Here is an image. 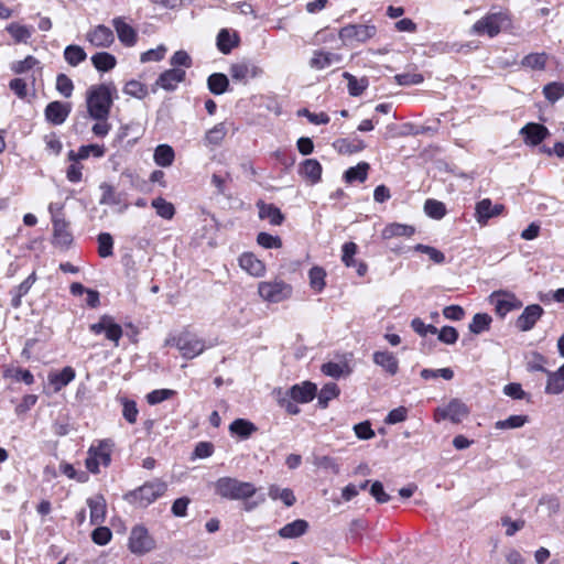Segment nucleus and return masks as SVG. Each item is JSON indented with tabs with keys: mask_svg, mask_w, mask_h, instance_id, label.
Wrapping results in <instances>:
<instances>
[{
	"mask_svg": "<svg viewBox=\"0 0 564 564\" xmlns=\"http://www.w3.org/2000/svg\"><path fill=\"white\" fill-rule=\"evenodd\" d=\"M117 88L112 83L91 86L87 91V110L93 119H108Z\"/></svg>",
	"mask_w": 564,
	"mask_h": 564,
	"instance_id": "f257e3e1",
	"label": "nucleus"
},
{
	"mask_svg": "<svg viewBox=\"0 0 564 564\" xmlns=\"http://www.w3.org/2000/svg\"><path fill=\"white\" fill-rule=\"evenodd\" d=\"M216 495L229 500L248 499L257 489L253 484L232 477H220L214 484Z\"/></svg>",
	"mask_w": 564,
	"mask_h": 564,
	"instance_id": "f03ea898",
	"label": "nucleus"
},
{
	"mask_svg": "<svg viewBox=\"0 0 564 564\" xmlns=\"http://www.w3.org/2000/svg\"><path fill=\"white\" fill-rule=\"evenodd\" d=\"M167 489L166 482L154 479L124 495V499L137 507L145 508L162 497Z\"/></svg>",
	"mask_w": 564,
	"mask_h": 564,
	"instance_id": "7ed1b4c3",
	"label": "nucleus"
},
{
	"mask_svg": "<svg viewBox=\"0 0 564 564\" xmlns=\"http://www.w3.org/2000/svg\"><path fill=\"white\" fill-rule=\"evenodd\" d=\"M510 25L511 18L507 11L490 12L474 23L471 32L495 37Z\"/></svg>",
	"mask_w": 564,
	"mask_h": 564,
	"instance_id": "20e7f679",
	"label": "nucleus"
},
{
	"mask_svg": "<svg viewBox=\"0 0 564 564\" xmlns=\"http://www.w3.org/2000/svg\"><path fill=\"white\" fill-rule=\"evenodd\" d=\"M113 445L110 440H102L97 445H91L85 462L86 468L93 474H98L101 466L108 467L111 463Z\"/></svg>",
	"mask_w": 564,
	"mask_h": 564,
	"instance_id": "39448f33",
	"label": "nucleus"
},
{
	"mask_svg": "<svg viewBox=\"0 0 564 564\" xmlns=\"http://www.w3.org/2000/svg\"><path fill=\"white\" fill-rule=\"evenodd\" d=\"M292 286L280 279L261 281L258 284L259 296L268 303H280L291 297Z\"/></svg>",
	"mask_w": 564,
	"mask_h": 564,
	"instance_id": "423d86ee",
	"label": "nucleus"
},
{
	"mask_svg": "<svg viewBox=\"0 0 564 564\" xmlns=\"http://www.w3.org/2000/svg\"><path fill=\"white\" fill-rule=\"evenodd\" d=\"M165 344L175 346L186 359H193L206 349L203 339L187 332L166 339Z\"/></svg>",
	"mask_w": 564,
	"mask_h": 564,
	"instance_id": "0eeeda50",
	"label": "nucleus"
},
{
	"mask_svg": "<svg viewBox=\"0 0 564 564\" xmlns=\"http://www.w3.org/2000/svg\"><path fill=\"white\" fill-rule=\"evenodd\" d=\"M128 546L133 554L142 555L153 551L156 543L148 529L139 524L132 528Z\"/></svg>",
	"mask_w": 564,
	"mask_h": 564,
	"instance_id": "6e6552de",
	"label": "nucleus"
},
{
	"mask_svg": "<svg viewBox=\"0 0 564 564\" xmlns=\"http://www.w3.org/2000/svg\"><path fill=\"white\" fill-rule=\"evenodd\" d=\"M89 330L95 335L105 334V337L110 340L115 347L119 346V340L123 335L122 327L117 324L112 316L102 315L97 323L89 325Z\"/></svg>",
	"mask_w": 564,
	"mask_h": 564,
	"instance_id": "1a4fd4ad",
	"label": "nucleus"
},
{
	"mask_svg": "<svg viewBox=\"0 0 564 564\" xmlns=\"http://www.w3.org/2000/svg\"><path fill=\"white\" fill-rule=\"evenodd\" d=\"M469 414L468 406L458 399H453L445 406H438L434 411V420L441 422L449 420L453 423L462 422Z\"/></svg>",
	"mask_w": 564,
	"mask_h": 564,
	"instance_id": "9d476101",
	"label": "nucleus"
},
{
	"mask_svg": "<svg viewBox=\"0 0 564 564\" xmlns=\"http://www.w3.org/2000/svg\"><path fill=\"white\" fill-rule=\"evenodd\" d=\"M490 303L495 305L496 313L505 317L509 312L522 306V302L513 293L506 291L492 292L489 296Z\"/></svg>",
	"mask_w": 564,
	"mask_h": 564,
	"instance_id": "9b49d317",
	"label": "nucleus"
},
{
	"mask_svg": "<svg viewBox=\"0 0 564 564\" xmlns=\"http://www.w3.org/2000/svg\"><path fill=\"white\" fill-rule=\"evenodd\" d=\"M377 33L373 24H349L340 29L339 37L344 41L366 42Z\"/></svg>",
	"mask_w": 564,
	"mask_h": 564,
	"instance_id": "f8f14e48",
	"label": "nucleus"
},
{
	"mask_svg": "<svg viewBox=\"0 0 564 564\" xmlns=\"http://www.w3.org/2000/svg\"><path fill=\"white\" fill-rule=\"evenodd\" d=\"M503 212L505 205L492 204L490 198H484L475 206V219L480 226H486L489 219L500 216Z\"/></svg>",
	"mask_w": 564,
	"mask_h": 564,
	"instance_id": "ddd939ff",
	"label": "nucleus"
},
{
	"mask_svg": "<svg viewBox=\"0 0 564 564\" xmlns=\"http://www.w3.org/2000/svg\"><path fill=\"white\" fill-rule=\"evenodd\" d=\"M86 40L95 47L107 48L115 42V35L110 28L99 24L87 32Z\"/></svg>",
	"mask_w": 564,
	"mask_h": 564,
	"instance_id": "4468645a",
	"label": "nucleus"
},
{
	"mask_svg": "<svg viewBox=\"0 0 564 564\" xmlns=\"http://www.w3.org/2000/svg\"><path fill=\"white\" fill-rule=\"evenodd\" d=\"M543 308L539 304L528 305L516 321V326L521 332L531 330L543 315Z\"/></svg>",
	"mask_w": 564,
	"mask_h": 564,
	"instance_id": "2eb2a0df",
	"label": "nucleus"
},
{
	"mask_svg": "<svg viewBox=\"0 0 564 564\" xmlns=\"http://www.w3.org/2000/svg\"><path fill=\"white\" fill-rule=\"evenodd\" d=\"M520 134L523 137V141L527 145L535 147L545 140L550 132L546 127L530 122L521 128Z\"/></svg>",
	"mask_w": 564,
	"mask_h": 564,
	"instance_id": "dca6fc26",
	"label": "nucleus"
},
{
	"mask_svg": "<svg viewBox=\"0 0 564 564\" xmlns=\"http://www.w3.org/2000/svg\"><path fill=\"white\" fill-rule=\"evenodd\" d=\"M112 26L115 28L121 44L127 47H132L137 44L138 33L133 26L126 22L124 18H115L112 20Z\"/></svg>",
	"mask_w": 564,
	"mask_h": 564,
	"instance_id": "f3484780",
	"label": "nucleus"
},
{
	"mask_svg": "<svg viewBox=\"0 0 564 564\" xmlns=\"http://www.w3.org/2000/svg\"><path fill=\"white\" fill-rule=\"evenodd\" d=\"M229 73L232 79L246 82L249 78L258 77L262 70L256 64L243 61L232 64L229 68Z\"/></svg>",
	"mask_w": 564,
	"mask_h": 564,
	"instance_id": "a211bd4d",
	"label": "nucleus"
},
{
	"mask_svg": "<svg viewBox=\"0 0 564 564\" xmlns=\"http://www.w3.org/2000/svg\"><path fill=\"white\" fill-rule=\"evenodd\" d=\"M53 223V245L66 248L68 247L73 241V236L70 231L68 230V224L56 216L53 215L52 218Z\"/></svg>",
	"mask_w": 564,
	"mask_h": 564,
	"instance_id": "6ab92c4d",
	"label": "nucleus"
},
{
	"mask_svg": "<svg viewBox=\"0 0 564 564\" xmlns=\"http://www.w3.org/2000/svg\"><path fill=\"white\" fill-rule=\"evenodd\" d=\"M70 112V106L62 101L50 102L44 111L45 119L55 126L62 124Z\"/></svg>",
	"mask_w": 564,
	"mask_h": 564,
	"instance_id": "aec40b11",
	"label": "nucleus"
},
{
	"mask_svg": "<svg viewBox=\"0 0 564 564\" xmlns=\"http://www.w3.org/2000/svg\"><path fill=\"white\" fill-rule=\"evenodd\" d=\"M317 388L310 381H304L301 384H294L289 390V397L300 403L311 402L316 395Z\"/></svg>",
	"mask_w": 564,
	"mask_h": 564,
	"instance_id": "412c9836",
	"label": "nucleus"
},
{
	"mask_svg": "<svg viewBox=\"0 0 564 564\" xmlns=\"http://www.w3.org/2000/svg\"><path fill=\"white\" fill-rule=\"evenodd\" d=\"M185 70L180 68H171L163 72L155 82V85L172 91L176 89L177 85L185 79Z\"/></svg>",
	"mask_w": 564,
	"mask_h": 564,
	"instance_id": "4be33fe9",
	"label": "nucleus"
},
{
	"mask_svg": "<svg viewBox=\"0 0 564 564\" xmlns=\"http://www.w3.org/2000/svg\"><path fill=\"white\" fill-rule=\"evenodd\" d=\"M373 362L381 367L388 375L394 376L399 371V360L390 351H376L372 356Z\"/></svg>",
	"mask_w": 564,
	"mask_h": 564,
	"instance_id": "5701e85b",
	"label": "nucleus"
},
{
	"mask_svg": "<svg viewBox=\"0 0 564 564\" xmlns=\"http://www.w3.org/2000/svg\"><path fill=\"white\" fill-rule=\"evenodd\" d=\"M340 61L341 56L339 54L319 50L314 52L310 61V66L314 69L322 70L334 64H338Z\"/></svg>",
	"mask_w": 564,
	"mask_h": 564,
	"instance_id": "b1692460",
	"label": "nucleus"
},
{
	"mask_svg": "<svg viewBox=\"0 0 564 564\" xmlns=\"http://www.w3.org/2000/svg\"><path fill=\"white\" fill-rule=\"evenodd\" d=\"M239 265L242 270L253 276H262L265 272L264 263L252 253H243L239 258Z\"/></svg>",
	"mask_w": 564,
	"mask_h": 564,
	"instance_id": "393cba45",
	"label": "nucleus"
},
{
	"mask_svg": "<svg viewBox=\"0 0 564 564\" xmlns=\"http://www.w3.org/2000/svg\"><path fill=\"white\" fill-rule=\"evenodd\" d=\"M105 153L106 149L104 145L87 144L79 147L77 152L70 150L68 152V160L72 162H78L80 160L88 159L90 155H93L94 158H102Z\"/></svg>",
	"mask_w": 564,
	"mask_h": 564,
	"instance_id": "a878e982",
	"label": "nucleus"
},
{
	"mask_svg": "<svg viewBox=\"0 0 564 564\" xmlns=\"http://www.w3.org/2000/svg\"><path fill=\"white\" fill-rule=\"evenodd\" d=\"M299 173L312 184H316L321 181L322 165L315 159H306L301 163Z\"/></svg>",
	"mask_w": 564,
	"mask_h": 564,
	"instance_id": "bb28decb",
	"label": "nucleus"
},
{
	"mask_svg": "<svg viewBox=\"0 0 564 564\" xmlns=\"http://www.w3.org/2000/svg\"><path fill=\"white\" fill-rule=\"evenodd\" d=\"M545 393L558 394L564 391V364L556 371H547Z\"/></svg>",
	"mask_w": 564,
	"mask_h": 564,
	"instance_id": "cd10ccee",
	"label": "nucleus"
},
{
	"mask_svg": "<svg viewBox=\"0 0 564 564\" xmlns=\"http://www.w3.org/2000/svg\"><path fill=\"white\" fill-rule=\"evenodd\" d=\"M307 529V521L303 519H297L282 527L278 533L282 539H295L305 534Z\"/></svg>",
	"mask_w": 564,
	"mask_h": 564,
	"instance_id": "c85d7f7f",
	"label": "nucleus"
},
{
	"mask_svg": "<svg viewBox=\"0 0 564 564\" xmlns=\"http://www.w3.org/2000/svg\"><path fill=\"white\" fill-rule=\"evenodd\" d=\"M257 206L259 209V217L261 219L269 220V223L273 226H279L283 223L284 216L282 215L281 210L273 204L259 202Z\"/></svg>",
	"mask_w": 564,
	"mask_h": 564,
	"instance_id": "c756f323",
	"label": "nucleus"
},
{
	"mask_svg": "<svg viewBox=\"0 0 564 564\" xmlns=\"http://www.w3.org/2000/svg\"><path fill=\"white\" fill-rule=\"evenodd\" d=\"M75 370L67 366L64 367L59 372L48 375V381L54 387V391L58 392L62 388L66 387L70 381L75 379Z\"/></svg>",
	"mask_w": 564,
	"mask_h": 564,
	"instance_id": "7c9ffc66",
	"label": "nucleus"
},
{
	"mask_svg": "<svg viewBox=\"0 0 564 564\" xmlns=\"http://www.w3.org/2000/svg\"><path fill=\"white\" fill-rule=\"evenodd\" d=\"M257 431L258 427L246 419H236L229 425V432L242 440L249 438Z\"/></svg>",
	"mask_w": 564,
	"mask_h": 564,
	"instance_id": "2f4dec72",
	"label": "nucleus"
},
{
	"mask_svg": "<svg viewBox=\"0 0 564 564\" xmlns=\"http://www.w3.org/2000/svg\"><path fill=\"white\" fill-rule=\"evenodd\" d=\"M87 505L90 509V522L93 524L102 523L106 517V501L104 497L96 496L87 500Z\"/></svg>",
	"mask_w": 564,
	"mask_h": 564,
	"instance_id": "473e14b6",
	"label": "nucleus"
},
{
	"mask_svg": "<svg viewBox=\"0 0 564 564\" xmlns=\"http://www.w3.org/2000/svg\"><path fill=\"white\" fill-rule=\"evenodd\" d=\"M414 232L415 228L413 226L392 223L383 228L381 236L383 239H391L394 237H411Z\"/></svg>",
	"mask_w": 564,
	"mask_h": 564,
	"instance_id": "72a5a7b5",
	"label": "nucleus"
},
{
	"mask_svg": "<svg viewBox=\"0 0 564 564\" xmlns=\"http://www.w3.org/2000/svg\"><path fill=\"white\" fill-rule=\"evenodd\" d=\"M36 281L35 272H32L23 282H21L13 291H12V300L11 305L14 308H18L22 303V297L26 295Z\"/></svg>",
	"mask_w": 564,
	"mask_h": 564,
	"instance_id": "f704fd0d",
	"label": "nucleus"
},
{
	"mask_svg": "<svg viewBox=\"0 0 564 564\" xmlns=\"http://www.w3.org/2000/svg\"><path fill=\"white\" fill-rule=\"evenodd\" d=\"M239 43V37L236 33H230L227 29H221L217 35V47L224 53L228 54Z\"/></svg>",
	"mask_w": 564,
	"mask_h": 564,
	"instance_id": "c9c22d12",
	"label": "nucleus"
},
{
	"mask_svg": "<svg viewBox=\"0 0 564 564\" xmlns=\"http://www.w3.org/2000/svg\"><path fill=\"white\" fill-rule=\"evenodd\" d=\"M94 67L99 72H109L117 64L116 57L108 52H98L91 56Z\"/></svg>",
	"mask_w": 564,
	"mask_h": 564,
	"instance_id": "e433bc0d",
	"label": "nucleus"
},
{
	"mask_svg": "<svg viewBox=\"0 0 564 564\" xmlns=\"http://www.w3.org/2000/svg\"><path fill=\"white\" fill-rule=\"evenodd\" d=\"M268 495L272 500L280 499L286 507H292L296 501L295 496L290 488H280L276 485H271L269 487Z\"/></svg>",
	"mask_w": 564,
	"mask_h": 564,
	"instance_id": "4c0bfd02",
	"label": "nucleus"
},
{
	"mask_svg": "<svg viewBox=\"0 0 564 564\" xmlns=\"http://www.w3.org/2000/svg\"><path fill=\"white\" fill-rule=\"evenodd\" d=\"M207 86L212 94L221 95L229 86L227 76L223 73H214L207 79Z\"/></svg>",
	"mask_w": 564,
	"mask_h": 564,
	"instance_id": "58836bf2",
	"label": "nucleus"
},
{
	"mask_svg": "<svg viewBox=\"0 0 564 564\" xmlns=\"http://www.w3.org/2000/svg\"><path fill=\"white\" fill-rule=\"evenodd\" d=\"M175 158V153L172 147L167 144H160L154 151V162L156 165L166 167L170 166Z\"/></svg>",
	"mask_w": 564,
	"mask_h": 564,
	"instance_id": "ea45409f",
	"label": "nucleus"
},
{
	"mask_svg": "<svg viewBox=\"0 0 564 564\" xmlns=\"http://www.w3.org/2000/svg\"><path fill=\"white\" fill-rule=\"evenodd\" d=\"M64 58L70 66L75 67L87 58V54L82 46L70 44L64 50Z\"/></svg>",
	"mask_w": 564,
	"mask_h": 564,
	"instance_id": "a19ab883",
	"label": "nucleus"
},
{
	"mask_svg": "<svg viewBox=\"0 0 564 564\" xmlns=\"http://www.w3.org/2000/svg\"><path fill=\"white\" fill-rule=\"evenodd\" d=\"M339 394V388L336 383H326L317 394L318 405L323 409L328 406V402Z\"/></svg>",
	"mask_w": 564,
	"mask_h": 564,
	"instance_id": "79ce46f5",
	"label": "nucleus"
},
{
	"mask_svg": "<svg viewBox=\"0 0 564 564\" xmlns=\"http://www.w3.org/2000/svg\"><path fill=\"white\" fill-rule=\"evenodd\" d=\"M369 170V164L366 162L358 163L356 166L349 167L345 172V180L348 183H352L355 181L364 182L367 178Z\"/></svg>",
	"mask_w": 564,
	"mask_h": 564,
	"instance_id": "37998d69",
	"label": "nucleus"
},
{
	"mask_svg": "<svg viewBox=\"0 0 564 564\" xmlns=\"http://www.w3.org/2000/svg\"><path fill=\"white\" fill-rule=\"evenodd\" d=\"M491 321V316L487 313H477L474 315L471 323L469 324V330L473 334H481L489 329Z\"/></svg>",
	"mask_w": 564,
	"mask_h": 564,
	"instance_id": "c03bdc74",
	"label": "nucleus"
},
{
	"mask_svg": "<svg viewBox=\"0 0 564 564\" xmlns=\"http://www.w3.org/2000/svg\"><path fill=\"white\" fill-rule=\"evenodd\" d=\"M156 214L164 219H172L175 214L174 205L163 197H156L151 203Z\"/></svg>",
	"mask_w": 564,
	"mask_h": 564,
	"instance_id": "a18cd8bd",
	"label": "nucleus"
},
{
	"mask_svg": "<svg viewBox=\"0 0 564 564\" xmlns=\"http://www.w3.org/2000/svg\"><path fill=\"white\" fill-rule=\"evenodd\" d=\"M99 188L102 193L99 199L100 205H119L121 203L120 196L115 192L113 186L109 183H101Z\"/></svg>",
	"mask_w": 564,
	"mask_h": 564,
	"instance_id": "49530a36",
	"label": "nucleus"
},
{
	"mask_svg": "<svg viewBox=\"0 0 564 564\" xmlns=\"http://www.w3.org/2000/svg\"><path fill=\"white\" fill-rule=\"evenodd\" d=\"M344 77L348 82V91L354 97L360 96L368 87V79L365 77L357 78L349 73H344Z\"/></svg>",
	"mask_w": 564,
	"mask_h": 564,
	"instance_id": "de8ad7c7",
	"label": "nucleus"
},
{
	"mask_svg": "<svg viewBox=\"0 0 564 564\" xmlns=\"http://www.w3.org/2000/svg\"><path fill=\"white\" fill-rule=\"evenodd\" d=\"M547 55L545 53H531L523 57L521 65L531 69L542 70L545 68Z\"/></svg>",
	"mask_w": 564,
	"mask_h": 564,
	"instance_id": "09e8293b",
	"label": "nucleus"
},
{
	"mask_svg": "<svg viewBox=\"0 0 564 564\" xmlns=\"http://www.w3.org/2000/svg\"><path fill=\"white\" fill-rule=\"evenodd\" d=\"M7 31L17 43H26L32 35V31L26 25L11 23L7 26Z\"/></svg>",
	"mask_w": 564,
	"mask_h": 564,
	"instance_id": "8fccbe9b",
	"label": "nucleus"
},
{
	"mask_svg": "<svg viewBox=\"0 0 564 564\" xmlns=\"http://www.w3.org/2000/svg\"><path fill=\"white\" fill-rule=\"evenodd\" d=\"M425 214L433 219H442L446 215L445 204L436 199H426L424 204Z\"/></svg>",
	"mask_w": 564,
	"mask_h": 564,
	"instance_id": "3c124183",
	"label": "nucleus"
},
{
	"mask_svg": "<svg viewBox=\"0 0 564 564\" xmlns=\"http://www.w3.org/2000/svg\"><path fill=\"white\" fill-rule=\"evenodd\" d=\"M529 421L528 415H511L506 420H500L495 423L497 430H512L522 427Z\"/></svg>",
	"mask_w": 564,
	"mask_h": 564,
	"instance_id": "603ef678",
	"label": "nucleus"
},
{
	"mask_svg": "<svg viewBox=\"0 0 564 564\" xmlns=\"http://www.w3.org/2000/svg\"><path fill=\"white\" fill-rule=\"evenodd\" d=\"M326 272L321 267H313L308 272L310 285L316 292H321L325 288Z\"/></svg>",
	"mask_w": 564,
	"mask_h": 564,
	"instance_id": "864d4df0",
	"label": "nucleus"
},
{
	"mask_svg": "<svg viewBox=\"0 0 564 564\" xmlns=\"http://www.w3.org/2000/svg\"><path fill=\"white\" fill-rule=\"evenodd\" d=\"M227 134L224 123H218L206 132L205 140L208 144L219 145Z\"/></svg>",
	"mask_w": 564,
	"mask_h": 564,
	"instance_id": "5fc2aeb1",
	"label": "nucleus"
},
{
	"mask_svg": "<svg viewBox=\"0 0 564 564\" xmlns=\"http://www.w3.org/2000/svg\"><path fill=\"white\" fill-rule=\"evenodd\" d=\"M414 250L417 252L425 253L429 257V259L436 264H442L445 262V254L434 247L417 243L414 247Z\"/></svg>",
	"mask_w": 564,
	"mask_h": 564,
	"instance_id": "6e6d98bb",
	"label": "nucleus"
},
{
	"mask_svg": "<svg viewBox=\"0 0 564 564\" xmlns=\"http://www.w3.org/2000/svg\"><path fill=\"white\" fill-rule=\"evenodd\" d=\"M113 240L110 234L101 232L98 235V253L101 258L112 256Z\"/></svg>",
	"mask_w": 564,
	"mask_h": 564,
	"instance_id": "4d7b16f0",
	"label": "nucleus"
},
{
	"mask_svg": "<svg viewBox=\"0 0 564 564\" xmlns=\"http://www.w3.org/2000/svg\"><path fill=\"white\" fill-rule=\"evenodd\" d=\"M543 94L549 101L555 102L564 96V84L557 82L550 83L544 86Z\"/></svg>",
	"mask_w": 564,
	"mask_h": 564,
	"instance_id": "13d9d810",
	"label": "nucleus"
},
{
	"mask_svg": "<svg viewBox=\"0 0 564 564\" xmlns=\"http://www.w3.org/2000/svg\"><path fill=\"white\" fill-rule=\"evenodd\" d=\"M123 93L131 97L142 99L148 95V89L142 83L138 80H130L124 85Z\"/></svg>",
	"mask_w": 564,
	"mask_h": 564,
	"instance_id": "bf43d9fd",
	"label": "nucleus"
},
{
	"mask_svg": "<svg viewBox=\"0 0 564 564\" xmlns=\"http://www.w3.org/2000/svg\"><path fill=\"white\" fill-rule=\"evenodd\" d=\"M176 394L175 390L171 389H156L148 393L147 401L151 405L159 404Z\"/></svg>",
	"mask_w": 564,
	"mask_h": 564,
	"instance_id": "052dcab7",
	"label": "nucleus"
},
{
	"mask_svg": "<svg viewBox=\"0 0 564 564\" xmlns=\"http://www.w3.org/2000/svg\"><path fill=\"white\" fill-rule=\"evenodd\" d=\"M357 250H358V247L352 241L345 242L343 245V248H341V251H343L341 261L344 262V264L346 267H348V268L355 267L356 260L354 259V257L356 256Z\"/></svg>",
	"mask_w": 564,
	"mask_h": 564,
	"instance_id": "680f3d73",
	"label": "nucleus"
},
{
	"mask_svg": "<svg viewBox=\"0 0 564 564\" xmlns=\"http://www.w3.org/2000/svg\"><path fill=\"white\" fill-rule=\"evenodd\" d=\"M56 89L64 97H70L74 90L72 79L65 74H58L56 78Z\"/></svg>",
	"mask_w": 564,
	"mask_h": 564,
	"instance_id": "e2e57ef3",
	"label": "nucleus"
},
{
	"mask_svg": "<svg viewBox=\"0 0 564 564\" xmlns=\"http://www.w3.org/2000/svg\"><path fill=\"white\" fill-rule=\"evenodd\" d=\"M36 64H39V61L34 56L29 55L22 61H17L12 63L11 70L14 74H23L32 69Z\"/></svg>",
	"mask_w": 564,
	"mask_h": 564,
	"instance_id": "0e129e2a",
	"label": "nucleus"
},
{
	"mask_svg": "<svg viewBox=\"0 0 564 564\" xmlns=\"http://www.w3.org/2000/svg\"><path fill=\"white\" fill-rule=\"evenodd\" d=\"M421 377L425 380L435 379L437 377H442L445 380H451L454 377V371L451 368H442V369H423L421 371Z\"/></svg>",
	"mask_w": 564,
	"mask_h": 564,
	"instance_id": "69168bd1",
	"label": "nucleus"
},
{
	"mask_svg": "<svg viewBox=\"0 0 564 564\" xmlns=\"http://www.w3.org/2000/svg\"><path fill=\"white\" fill-rule=\"evenodd\" d=\"M257 241L265 249H278L282 246V241L279 236H272L268 232H260L257 237Z\"/></svg>",
	"mask_w": 564,
	"mask_h": 564,
	"instance_id": "338daca9",
	"label": "nucleus"
},
{
	"mask_svg": "<svg viewBox=\"0 0 564 564\" xmlns=\"http://www.w3.org/2000/svg\"><path fill=\"white\" fill-rule=\"evenodd\" d=\"M170 64L173 66V68H177L180 66L189 68L193 65V61L186 51L180 50L173 54L170 59Z\"/></svg>",
	"mask_w": 564,
	"mask_h": 564,
	"instance_id": "774afa93",
	"label": "nucleus"
}]
</instances>
